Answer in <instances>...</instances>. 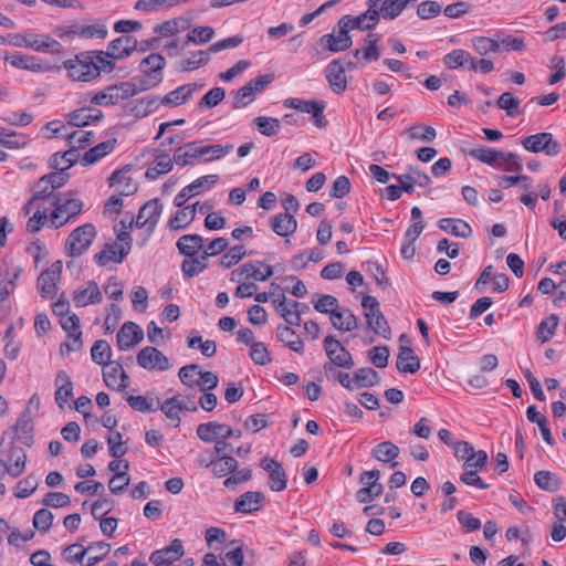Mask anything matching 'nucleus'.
<instances>
[{"label":"nucleus","instance_id":"obj_35","mask_svg":"<svg viewBox=\"0 0 566 566\" xmlns=\"http://www.w3.org/2000/svg\"><path fill=\"white\" fill-rule=\"evenodd\" d=\"M271 227L280 237H287L296 231L297 222L292 213L284 212L271 217Z\"/></svg>","mask_w":566,"mask_h":566},{"label":"nucleus","instance_id":"obj_4","mask_svg":"<svg viewBox=\"0 0 566 566\" xmlns=\"http://www.w3.org/2000/svg\"><path fill=\"white\" fill-rule=\"evenodd\" d=\"M352 31L348 22L342 17L333 32L324 34L319 38V44L329 52H343L349 49L353 44L349 32Z\"/></svg>","mask_w":566,"mask_h":566},{"label":"nucleus","instance_id":"obj_52","mask_svg":"<svg viewBox=\"0 0 566 566\" xmlns=\"http://www.w3.org/2000/svg\"><path fill=\"white\" fill-rule=\"evenodd\" d=\"M109 552V544L104 542L94 543L85 547V560L84 566H94L99 563Z\"/></svg>","mask_w":566,"mask_h":566},{"label":"nucleus","instance_id":"obj_57","mask_svg":"<svg viewBox=\"0 0 566 566\" xmlns=\"http://www.w3.org/2000/svg\"><path fill=\"white\" fill-rule=\"evenodd\" d=\"M129 464L127 461L124 462V470L117 472L108 482V488L112 493L120 494L130 483V475L128 474Z\"/></svg>","mask_w":566,"mask_h":566},{"label":"nucleus","instance_id":"obj_64","mask_svg":"<svg viewBox=\"0 0 566 566\" xmlns=\"http://www.w3.org/2000/svg\"><path fill=\"white\" fill-rule=\"evenodd\" d=\"M231 475L223 481V485L229 490H234L238 485L245 483L252 479V470L250 468L235 469Z\"/></svg>","mask_w":566,"mask_h":566},{"label":"nucleus","instance_id":"obj_55","mask_svg":"<svg viewBox=\"0 0 566 566\" xmlns=\"http://www.w3.org/2000/svg\"><path fill=\"white\" fill-rule=\"evenodd\" d=\"M470 156L480 160L483 164L501 167L502 163L499 161V156H502L501 150H495L486 147L472 149Z\"/></svg>","mask_w":566,"mask_h":566},{"label":"nucleus","instance_id":"obj_61","mask_svg":"<svg viewBox=\"0 0 566 566\" xmlns=\"http://www.w3.org/2000/svg\"><path fill=\"white\" fill-rule=\"evenodd\" d=\"M185 409V406L184 403L178 400L177 398H168L166 399L161 407H160V410L165 413V416L175 421V426H179V422H180V412Z\"/></svg>","mask_w":566,"mask_h":566},{"label":"nucleus","instance_id":"obj_17","mask_svg":"<svg viewBox=\"0 0 566 566\" xmlns=\"http://www.w3.org/2000/svg\"><path fill=\"white\" fill-rule=\"evenodd\" d=\"M210 255H212V241L205 247L202 253H199V255L187 256L181 264L184 274L188 277L199 274L209 266L208 261Z\"/></svg>","mask_w":566,"mask_h":566},{"label":"nucleus","instance_id":"obj_15","mask_svg":"<svg viewBox=\"0 0 566 566\" xmlns=\"http://www.w3.org/2000/svg\"><path fill=\"white\" fill-rule=\"evenodd\" d=\"M144 339L143 329L134 322L123 324L116 335L117 346L120 350H127L135 347Z\"/></svg>","mask_w":566,"mask_h":566},{"label":"nucleus","instance_id":"obj_11","mask_svg":"<svg viewBox=\"0 0 566 566\" xmlns=\"http://www.w3.org/2000/svg\"><path fill=\"white\" fill-rule=\"evenodd\" d=\"M137 364L148 370L164 371L169 369L168 358L156 347L146 346L137 354Z\"/></svg>","mask_w":566,"mask_h":566},{"label":"nucleus","instance_id":"obj_39","mask_svg":"<svg viewBox=\"0 0 566 566\" xmlns=\"http://www.w3.org/2000/svg\"><path fill=\"white\" fill-rule=\"evenodd\" d=\"M115 144L116 139H108L92 147L84 154L81 160L82 166H90L95 164L107 154H109L113 150Z\"/></svg>","mask_w":566,"mask_h":566},{"label":"nucleus","instance_id":"obj_20","mask_svg":"<svg viewBox=\"0 0 566 566\" xmlns=\"http://www.w3.org/2000/svg\"><path fill=\"white\" fill-rule=\"evenodd\" d=\"M211 149L212 146H201L200 143H189L176 149L174 161L181 166L190 165L195 159L209 154Z\"/></svg>","mask_w":566,"mask_h":566},{"label":"nucleus","instance_id":"obj_36","mask_svg":"<svg viewBox=\"0 0 566 566\" xmlns=\"http://www.w3.org/2000/svg\"><path fill=\"white\" fill-rule=\"evenodd\" d=\"M102 118L103 113L101 109L83 107L69 114V124L76 127H83L88 125L91 122H98Z\"/></svg>","mask_w":566,"mask_h":566},{"label":"nucleus","instance_id":"obj_42","mask_svg":"<svg viewBox=\"0 0 566 566\" xmlns=\"http://www.w3.org/2000/svg\"><path fill=\"white\" fill-rule=\"evenodd\" d=\"M174 163V158L171 159L167 154L157 155L145 175L148 179H156L158 176L169 172L172 169Z\"/></svg>","mask_w":566,"mask_h":566},{"label":"nucleus","instance_id":"obj_41","mask_svg":"<svg viewBox=\"0 0 566 566\" xmlns=\"http://www.w3.org/2000/svg\"><path fill=\"white\" fill-rule=\"evenodd\" d=\"M276 332L279 339L282 343H284L290 349H292L295 353L303 354V342L290 326L280 325Z\"/></svg>","mask_w":566,"mask_h":566},{"label":"nucleus","instance_id":"obj_53","mask_svg":"<svg viewBox=\"0 0 566 566\" xmlns=\"http://www.w3.org/2000/svg\"><path fill=\"white\" fill-rule=\"evenodd\" d=\"M472 48L481 56H485L489 53L500 52V41L488 36H475L471 40Z\"/></svg>","mask_w":566,"mask_h":566},{"label":"nucleus","instance_id":"obj_10","mask_svg":"<svg viewBox=\"0 0 566 566\" xmlns=\"http://www.w3.org/2000/svg\"><path fill=\"white\" fill-rule=\"evenodd\" d=\"M273 274L271 265L262 261H253L242 264L231 272L232 281L240 282L242 275L254 281H265Z\"/></svg>","mask_w":566,"mask_h":566},{"label":"nucleus","instance_id":"obj_8","mask_svg":"<svg viewBox=\"0 0 566 566\" xmlns=\"http://www.w3.org/2000/svg\"><path fill=\"white\" fill-rule=\"evenodd\" d=\"M525 150L531 153H544L547 156H557L560 151V144L554 139L551 133H537L526 136L521 142Z\"/></svg>","mask_w":566,"mask_h":566},{"label":"nucleus","instance_id":"obj_44","mask_svg":"<svg viewBox=\"0 0 566 566\" xmlns=\"http://www.w3.org/2000/svg\"><path fill=\"white\" fill-rule=\"evenodd\" d=\"M379 35L376 33H368L365 38V46L363 50H355L354 56L358 57L363 53V57L366 62L377 61L380 56L378 49Z\"/></svg>","mask_w":566,"mask_h":566},{"label":"nucleus","instance_id":"obj_37","mask_svg":"<svg viewBox=\"0 0 566 566\" xmlns=\"http://www.w3.org/2000/svg\"><path fill=\"white\" fill-rule=\"evenodd\" d=\"M371 453H373V457L375 459H377L378 461L384 462V463H389L390 468H395L398 464L395 460L398 458V455L400 453V449L398 446H396L391 441H384V442L378 443L373 449Z\"/></svg>","mask_w":566,"mask_h":566},{"label":"nucleus","instance_id":"obj_21","mask_svg":"<svg viewBox=\"0 0 566 566\" xmlns=\"http://www.w3.org/2000/svg\"><path fill=\"white\" fill-rule=\"evenodd\" d=\"M62 273V261L54 262L50 269L41 272L38 277V289L42 297H49L53 293L56 282L60 280Z\"/></svg>","mask_w":566,"mask_h":566},{"label":"nucleus","instance_id":"obj_63","mask_svg":"<svg viewBox=\"0 0 566 566\" xmlns=\"http://www.w3.org/2000/svg\"><path fill=\"white\" fill-rule=\"evenodd\" d=\"M497 107L504 109L509 116L520 114V99L514 97L511 92H504L497 99Z\"/></svg>","mask_w":566,"mask_h":566},{"label":"nucleus","instance_id":"obj_49","mask_svg":"<svg viewBox=\"0 0 566 566\" xmlns=\"http://www.w3.org/2000/svg\"><path fill=\"white\" fill-rule=\"evenodd\" d=\"M534 482L539 489L548 492H556L560 488L559 478L555 473L545 470L535 473Z\"/></svg>","mask_w":566,"mask_h":566},{"label":"nucleus","instance_id":"obj_46","mask_svg":"<svg viewBox=\"0 0 566 566\" xmlns=\"http://www.w3.org/2000/svg\"><path fill=\"white\" fill-rule=\"evenodd\" d=\"M416 0H384L380 4L379 12L384 19H396L410 2Z\"/></svg>","mask_w":566,"mask_h":566},{"label":"nucleus","instance_id":"obj_43","mask_svg":"<svg viewBox=\"0 0 566 566\" xmlns=\"http://www.w3.org/2000/svg\"><path fill=\"white\" fill-rule=\"evenodd\" d=\"M209 176L201 177L195 180L192 184L186 186L176 197L174 203L176 207H182L187 200L193 196L199 195L205 185L208 184Z\"/></svg>","mask_w":566,"mask_h":566},{"label":"nucleus","instance_id":"obj_3","mask_svg":"<svg viewBox=\"0 0 566 566\" xmlns=\"http://www.w3.org/2000/svg\"><path fill=\"white\" fill-rule=\"evenodd\" d=\"M361 307L364 308V315L367 325L374 331L375 334H378L388 339L391 335V329L380 311L379 302L377 298L370 295L364 296L361 300Z\"/></svg>","mask_w":566,"mask_h":566},{"label":"nucleus","instance_id":"obj_48","mask_svg":"<svg viewBox=\"0 0 566 566\" xmlns=\"http://www.w3.org/2000/svg\"><path fill=\"white\" fill-rule=\"evenodd\" d=\"M166 65V60L161 54L151 53L142 60L139 70L145 75L161 74Z\"/></svg>","mask_w":566,"mask_h":566},{"label":"nucleus","instance_id":"obj_58","mask_svg":"<svg viewBox=\"0 0 566 566\" xmlns=\"http://www.w3.org/2000/svg\"><path fill=\"white\" fill-rule=\"evenodd\" d=\"M253 122L259 132L268 137L277 135L281 128L280 120L274 117L259 116L255 117Z\"/></svg>","mask_w":566,"mask_h":566},{"label":"nucleus","instance_id":"obj_19","mask_svg":"<svg viewBox=\"0 0 566 566\" xmlns=\"http://www.w3.org/2000/svg\"><path fill=\"white\" fill-rule=\"evenodd\" d=\"M137 39L132 35H122L108 43L104 55H111L113 59L123 60L137 50Z\"/></svg>","mask_w":566,"mask_h":566},{"label":"nucleus","instance_id":"obj_56","mask_svg":"<svg viewBox=\"0 0 566 566\" xmlns=\"http://www.w3.org/2000/svg\"><path fill=\"white\" fill-rule=\"evenodd\" d=\"M7 61H9L11 65L18 69L33 72L42 71V64L38 61L36 57L31 55L13 54L7 56Z\"/></svg>","mask_w":566,"mask_h":566},{"label":"nucleus","instance_id":"obj_22","mask_svg":"<svg viewBox=\"0 0 566 566\" xmlns=\"http://www.w3.org/2000/svg\"><path fill=\"white\" fill-rule=\"evenodd\" d=\"M345 72L346 69L342 60H334L326 66V80L336 94H342L346 91L347 81Z\"/></svg>","mask_w":566,"mask_h":566},{"label":"nucleus","instance_id":"obj_26","mask_svg":"<svg viewBox=\"0 0 566 566\" xmlns=\"http://www.w3.org/2000/svg\"><path fill=\"white\" fill-rule=\"evenodd\" d=\"M102 300V292L95 281H88L85 289H78L73 294V301L78 307L98 304Z\"/></svg>","mask_w":566,"mask_h":566},{"label":"nucleus","instance_id":"obj_40","mask_svg":"<svg viewBox=\"0 0 566 566\" xmlns=\"http://www.w3.org/2000/svg\"><path fill=\"white\" fill-rule=\"evenodd\" d=\"M474 62V57L472 54L465 50L457 49L444 55L443 63L446 67L450 70H454L458 67H467L469 70V65H472Z\"/></svg>","mask_w":566,"mask_h":566},{"label":"nucleus","instance_id":"obj_18","mask_svg":"<svg viewBox=\"0 0 566 566\" xmlns=\"http://www.w3.org/2000/svg\"><path fill=\"white\" fill-rule=\"evenodd\" d=\"M107 28L104 24L82 25L78 23L71 24L61 34L60 38L81 36L85 39L98 38L104 39L107 36Z\"/></svg>","mask_w":566,"mask_h":566},{"label":"nucleus","instance_id":"obj_9","mask_svg":"<svg viewBox=\"0 0 566 566\" xmlns=\"http://www.w3.org/2000/svg\"><path fill=\"white\" fill-rule=\"evenodd\" d=\"M180 381L188 387H199L201 390L212 389V371H202L197 364H190L180 368L178 373Z\"/></svg>","mask_w":566,"mask_h":566},{"label":"nucleus","instance_id":"obj_5","mask_svg":"<svg viewBox=\"0 0 566 566\" xmlns=\"http://www.w3.org/2000/svg\"><path fill=\"white\" fill-rule=\"evenodd\" d=\"M54 210L51 213L50 220L54 228L64 226L70 219L81 213L83 202L80 199L67 198L63 200L62 193L54 196L52 202Z\"/></svg>","mask_w":566,"mask_h":566},{"label":"nucleus","instance_id":"obj_7","mask_svg":"<svg viewBox=\"0 0 566 566\" xmlns=\"http://www.w3.org/2000/svg\"><path fill=\"white\" fill-rule=\"evenodd\" d=\"M95 237L96 230L92 223H85L76 228L65 242L66 253L71 256L82 255L90 248Z\"/></svg>","mask_w":566,"mask_h":566},{"label":"nucleus","instance_id":"obj_28","mask_svg":"<svg viewBox=\"0 0 566 566\" xmlns=\"http://www.w3.org/2000/svg\"><path fill=\"white\" fill-rule=\"evenodd\" d=\"M343 18L348 22L352 30L358 29L366 31L377 25L380 19V12L379 10L367 9L364 13L357 17L346 14Z\"/></svg>","mask_w":566,"mask_h":566},{"label":"nucleus","instance_id":"obj_31","mask_svg":"<svg viewBox=\"0 0 566 566\" xmlns=\"http://www.w3.org/2000/svg\"><path fill=\"white\" fill-rule=\"evenodd\" d=\"M396 367L400 373L416 374L420 369V359L411 347L400 346Z\"/></svg>","mask_w":566,"mask_h":566},{"label":"nucleus","instance_id":"obj_14","mask_svg":"<svg viewBox=\"0 0 566 566\" xmlns=\"http://www.w3.org/2000/svg\"><path fill=\"white\" fill-rule=\"evenodd\" d=\"M163 212V205L158 199L147 201L140 209L136 219L137 228L147 227L149 232H153L159 221Z\"/></svg>","mask_w":566,"mask_h":566},{"label":"nucleus","instance_id":"obj_29","mask_svg":"<svg viewBox=\"0 0 566 566\" xmlns=\"http://www.w3.org/2000/svg\"><path fill=\"white\" fill-rule=\"evenodd\" d=\"M158 107V99L153 95L129 102L126 106V113L137 118L146 117Z\"/></svg>","mask_w":566,"mask_h":566},{"label":"nucleus","instance_id":"obj_6","mask_svg":"<svg viewBox=\"0 0 566 566\" xmlns=\"http://www.w3.org/2000/svg\"><path fill=\"white\" fill-rule=\"evenodd\" d=\"M324 349L327 357L329 358V361L324 364L325 373L334 370L335 366L346 369H349L354 366V360L350 353L333 335L325 337Z\"/></svg>","mask_w":566,"mask_h":566},{"label":"nucleus","instance_id":"obj_50","mask_svg":"<svg viewBox=\"0 0 566 566\" xmlns=\"http://www.w3.org/2000/svg\"><path fill=\"white\" fill-rule=\"evenodd\" d=\"M27 454L22 449H12L9 458L7 473L12 478L22 474L25 468Z\"/></svg>","mask_w":566,"mask_h":566},{"label":"nucleus","instance_id":"obj_54","mask_svg":"<svg viewBox=\"0 0 566 566\" xmlns=\"http://www.w3.org/2000/svg\"><path fill=\"white\" fill-rule=\"evenodd\" d=\"M193 90L190 85H182L177 87L176 90L169 92L167 95L164 96L161 99V104L164 105H171V106H179L191 96Z\"/></svg>","mask_w":566,"mask_h":566},{"label":"nucleus","instance_id":"obj_38","mask_svg":"<svg viewBox=\"0 0 566 566\" xmlns=\"http://www.w3.org/2000/svg\"><path fill=\"white\" fill-rule=\"evenodd\" d=\"M203 240L198 234H186L177 241V248L181 254L187 256L199 255L203 250Z\"/></svg>","mask_w":566,"mask_h":566},{"label":"nucleus","instance_id":"obj_1","mask_svg":"<svg viewBox=\"0 0 566 566\" xmlns=\"http://www.w3.org/2000/svg\"><path fill=\"white\" fill-rule=\"evenodd\" d=\"M94 53L91 51L81 52L74 59L66 60L63 63L71 80L91 82L99 76V71L94 62Z\"/></svg>","mask_w":566,"mask_h":566},{"label":"nucleus","instance_id":"obj_33","mask_svg":"<svg viewBox=\"0 0 566 566\" xmlns=\"http://www.w3.org/2000/svg\"><path fill=\"white\" fill-rule=\"evenodd\" d=\"M55 385L57 387L55 391V401L57 406L63 409L73 396V382L64 370H60L56 374Z\"/></svg>","mask_w":566,"mask_h":566},{"label":"nucleus","instance_id":"obj_12","mask_svg":"<svg viewBox=\"0 0 566 566\" xmlns=\"http://www.w3.org/2000/svg\"><path fill=\"white\" fill-rule=\"evenodd\" d=\"M184 554L182 541L175 538L170 542L169 546L153 552L149 560L154 566H171L175 562L179 560Z\"/></svg>","mask_w":566,"mask_h":566},{"label":"nucleus","instance_id":"obj_27","mask_svg":"<svg viewBox=\"0 0 566 566\" xmlns=\"http://www.w3.org/2000/svg\"><path fill=\"white\" fill-rule=\"evenodd\" d=\"M104 90L107 94L109 105H116L119 102L138 94L137 84L133 82H122L119 84L109 85Z\"/></svg>","mask_w":566,"mask_h":566},{"label":"nucleus","instance_id":"obj_13","mask_svg":"<svg viewBox=\"0 0 566 566\" xmlns=\"http://www.w3.org/2000/svg\"><path fill=\"white\" fill-rule=\"evenodd\" d=\"M260 467L269 474V486L273 492H281L286 488L287 478L282 464L273 458L265 457Z\"/></svg>","mask_w":566,"mask_h":566},{"label":"nucleus","instance_id":"obj_24","mask_svg":"<svg viewBox=\"0 0 566 566\" xmlns=\"http://www.w3.org/2000/svg\"><path fill=\"white\" fill-rule=\"evenodd\" d=\"M265 496L259 491H248L241 494L234 501V511L237 513L250 514L261 510Z\"/></svg>","mask_w":566,"mask_h":566},{"label":"nucleus","instance_id":"obj_23","mask_svg":"<svg viewBox=\"0 0 566 566\" xmlns=\"http://www.w3.org/2000/svg\"><path fill=\"white\" fill-rule=\"evenodd\" d=\"M103 371V378L111 390H124L128 387L129 377L119 363H111Z\"/></svg>","mask_w":566,"mask_h":566},{"label":"nucleus","instance_id":"obj_60","mask_svg":"<svg viewBox=\"0 0 566 566\" xmlns=\"http://www.w3.org/2000/svg\"><path fill=\"white\" fill-rule=\"evenodd\" d=\"M305 310H308L307 305L292 301L289 303V307L285 308L283 313H281V316L289 325L298 326L302 321L301 315Z\"/></svg>","mask_w":566,"mask_h":566},{"label":"nucleus","instance_id":"obj_51","mask_svg":"<svg viewBox=\"0 0 566 566\" xmlns=\"http://www.w3.org/2000/svg\"><path fill=\"white\" fill-rule=\"evenodd\" d=\"M189 28V21L184 18L167 20L155 27V32L163 36H171Z\"/></svg>","mask_w":566,"mask_h":566},{"label":"nucleus","instance_id":"obj_59","mask_svg":"<svg viewBox=\"0 0 566 566\" xmlns=\"http://www.w3.org/2000/svg\"><path fill=\"white\" fill-rule=\"evenodd\" d=\"M558 322L559 318L556 314H551L541 322L537 331V338L541 343H546L554 336Z\"/></svg>","mask_w":566,"mask_h":566},{"label":"nucleus","instance_id":"obj_25","mask_svg":"<svg viewBox=\"0 0 566 566\" xmlns=\"http://www.w3.org/2000/svg\"><path fill=\"white\" fill-rule=\"evenodd\" d=\"M132 248V243L127 242V247L118 243L107 244L106 248L95 254V261L98 265L104 266L109 261H114L116 263H122L129 252Z\"/></svg>","mask_w":566,"mask_h":566},{"label":"nucleus","instance_id":"obj_45","mask_svg":"<svg viewBox=\"0 0 566 566\" xmlns=\"http://www.w3.org/2000/svg\"><path fill=\"white\" fill-rule=\"evenodd\" d=\"M92 360L103 367L108 366L112 357V349L105 339H98L91 348Z\"/></svg>","mask_w":566,"mask_h":566},{"label":"nucleus","instance_id":"obj_62","mask_svg":"<svg viewBox=\"0 0 566 566\" xmlns=\"http://www.w3.org/2000/svg\"><path fill=\"white\" fill-rule=\"evenodd\" d=\"M379 380L380 377L378 373L373 368H359L355 373V384L358 386V388L373 387L374 385L378 384Z\"/></svg>","mask_w":566,"mask_h":566},{"label":"nucleus","instance_id":"obj_16","mask_svg":"<svg viewBox=\"0 0 566 566\" xmlns=\"http://www.w3.org/2000/svg\"><path fill=\"white\" fill-rule=\"evenodd\" d=\"M32 416L27 415V412H22L20 418L18 419L17 423L11 428V430H8L4 432L2 437V441H4L7 438L11 440V443L18 439L21 440L25 446L30 447L32 443Z\"/></svg>","mask_w":566,"mask_h":566},{"label":"nucleus","instance_id":"obj_2","mask_svg":"<svg viewBox=\"0 0 566 566\" xmlns=\"http://www.w3.org/2000/svg\"><path fill=\"white\" fill-rule=\"evenodd\" d=\"M273 74H264L250 80L235 92L232 99V107L239 109L252 104L256 95L262 93L273 82Z\"/></svg>","mask_w":566,"mask_h":566},{"label":"nucleus","instance_id":"obj_34","mask_svg":"<svg viewBox=\"0 0 566 566\" xmlns=\"http://www.w3.org/2000/svg\"><path fill=\"white\" fill-rule=\"evenodd\" d=\"M333 326L343 332H350L358 327V319L349 308H337L331 315Z\"/></svg>","mask_w":566,"mask_h":566},{"label":"nucleus","instance_id":"obj_30","mask_svg":"<svg viewBox=\"0 0 566 566\" xmlns=\"http://www.w3.org/2000/svg\"><path fill=\"white\" fill-rule=\"evenodd\" d=\"M197 207H200V211L202 213L208 209L207 205L200 206L199 202L186 207L182 206V209L178 210L176 214L170 219V228L172 230H180L186 228L195 219Z\"/></svg>","mask_w":566,"mask_h":566},{"label":"nucleus","instance_id":"obj_32","mask_svg":"<svg viewBox=\"0 0 566 566\" xmlns=\"http://www.w3.org/2000/svg\"><path fill=\"white\" fill-rule=\"evenodd\" d=\"M129 169H119L112 174L108 181L111 186H117V191L122 196H132L137 189V182L127 175Z\"/></svg>","mask_w":566,"mask_h":566},{"label":"nucleus","instance_id":"obj_47","mask_svg":"<svg viewBox=\"0 0 566 566\" xmlns=\"http://www.w3.org/2000/svg\"><path fill=\"white\" fill-rule=\"evenodd\" d=\"M439 227L441 230L450 231L453 235L460 238H468L472 232L471 227L467 222L451 218L441 219Z\"/></svg>","mask_w":566,"mask_h":566}]
</instances>
